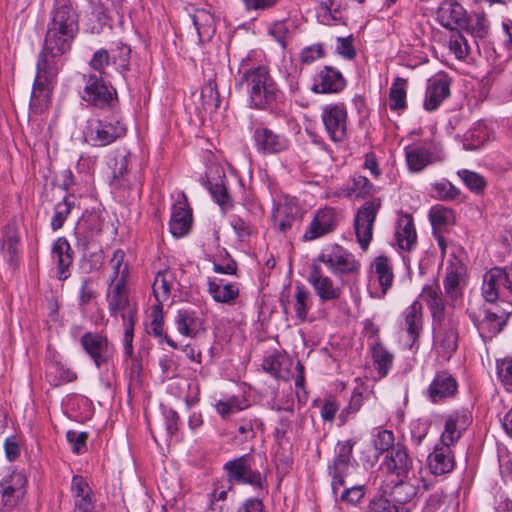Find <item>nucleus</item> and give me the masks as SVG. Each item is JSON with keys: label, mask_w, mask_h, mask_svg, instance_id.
I'll use <instances>...</instances> for the list:
<instances>
[{"label": "nucleus", "mask_w": 512, "mask_h": 512, "mask_svg": "<svg viewBox=\"0 0 512 512\" xmlns=\"http://www.w3.org/2000/svg\"><path fill=\"white\" fill-rule=\"evenodd\" d=\"M79 32V13L74 0H54L44 41L53 55L68 52Z\"/></svg>", "instance_id": "nucleus-1"}, {"label": "nucleus", "mask_w": 512, "mask_h": 512, "mask_svg": "<svg viewBox=\"0 0 512 512\" xmlns=\"http://www.w3.org/2000/svg\"><path fill=\"white\" fill-rule=\"evenodd\" d=\"M240 87L248 94L250 108L272 111L281 99L282 93L265 66H258L244 72Z\"/></svg>", "instance_id": "nucleus-2"}, {"label": "nucleus", "mask_w": 512, "mask_h": 512, "mask_svg": "<svg viewBox=\"0 0 512 512\" xmlns=\"http://www.w3.org/2000/svg\"><path fill=\"white\" fill-rule=\"evenodd\" d=\"M354 443L350 440L339 442L336 447L335 456L328 465V475L331 477V488L334 495L338 491L357 480L359 465L353 459Z\"/></svg>", "instance_id": "nucleus-3"}, {"label": "nucleus", "mask_w": 512, "mask_h": 512, "mask_svg": "<svg viewBox=\"0 0 512 512\" xmlns=\"http://www.w3.org/2000/svg\"><path fill=\"white\" fill-rule=\"evenodd\" d=\"M314 261L319 265L325 264L338 277L357 275L360 270V263L354 255L339 245L322 251Z\"/></svg>", "instance_id": "nucleus-4"}, {"label": "nucleus", "mask_w": 512, "mask_h": 512, "mask_svg": "<svg viewBox=\"0 0 512 512\" xmlns=\"http://www.w3.org/2000/svg\"><path fill=\"white\" fill-rule=\"evenodd\" d=\"M86 85L82 98L85 102L100 109L114 108L117 103L116 90L107 85L96 73L84 75Z\"/></svg>", "instance_id": "nucleus-5"}, {"label": "nucleus", "mask_w": 512, "mask_h": 512, "mask_svg": "<svg viewBox=\"0 0 512 512\" xmlns=\"http://www.w3.org/2000/svg\"><path fill=\"white\" fill-rule=\"evenodd\" d=\"M382 206L380 198L366 201L358 210L354 219V229L357 241L366 250L373 237V225Z\"/></svg>", "instance_id": "nucleus-6"}, {"label": "nucleus", "mask_w": 512, "mask_h": 512, "mask_svg": "<svg viewBox=\"0 0 512 512\" xmlns=\"http://www.w3.org/2000/svg\"><path fill=\"white\" fill-rule=\"evenodd\" d=\"M457 326L454 318L433 324V347L443 361H448L458 347Z\"/></svg>", "instance_id": "nucleus-7"}, {"label": "nucleus", "mask_w": 512, "mask_h": 512, "mask_svg": "<svg viewBox=\"0 0 512 512\" xmlns=\"http://www.w3.org/2000/svg\"><path fill=\"white\" fill-rule=\"evenodd\" d=\"M307 281L323 303L338 301L343 295V282L335 281L326 275L316 261H313L310 267Z\"/></svg>", "instance_id": "nucleus-8"}, {"label": "nucleus", "mask_w": 512, "mask_h": 512, "mask_svg": "<svg viewBox=\"0 0 512 512\" xmlns=\"http://www.w3.org/2000/svg\"><path fill=\"white\" fill-rule=\"evenodd\" d=\"M230 482L250 484L262 489V476L253 469V457L249 454L231 460L224 465Z\"/></svg>", "instance_id": "nucleus-9"}, {"label": "nucleus", "mask_w": 512, "mask_h": 512, "mask_svg": "<svg viewBox=\"0 0 512 512\" xmlns=\"http://www.w3.org/2000/svg\"><path fill=\"white\" fill-rule=\"evenodd\" d=\"M80 344L98 368L106 364L114 353L113 345L100 333H84L80 338Z\"/></svg>", "instance_id": "nucleus-10"}, {"label": "nucleus", "mask_w": 512, "mask_h": 512, "mask_svg": "<svg viewBox=\"0 0 512 512\" xmlns=\"http://www.w3.org/2000/svg\"><path fill=\"white\" fill-rule=\"evenodd\" d=\"M26 477L20 472H13L0 482V506L12 509L26 494Z\"/></svg>", "instance_id": "nucleus-11"}, {"label": "nucleus", "mask_w": 512, "mask_h": 512, "mask_svg": "<svg viewBox=\"0 0 512 512\" xmlns=\"http://www.w3.org/2000/svg\"><path fill=\"white\" fill-rule=\"evenodd\" d=\"M322 119L330 138L336 142L342 141L346 136V107L343 104L328 105L323 109Z\"/></svg>", "instance_id": "nucleus-12"}, {"label": "nucleus", "mask_w": 512, "mask_h": 512, "mask_svg": "<svg viewBox=\"0 0 512 512\" xmlns=\"http://www.w3.org/2000/svg\"><path fill=\"white\" fill-rule=\"evenodd\" d=\"M388 473L395 475L398 479H404L418 473L413 466V460L405 447L397 445L386 455L383 462Z\"/></svg>", "instance_id": "nucleus-13"}, {"label": "nucleus", "mask_w": 512, "mask_h": 512, "mask_svg": "<svg viewBox=\"0 0 512 512\" xmlns=\"http://www.w3.org/2000/svg\"><path fill=\"white\" fill-rule=\"evenodd\" d=\"M427 489V483L424 477L421 475V469L418 473H413L412 476L399 479V482L394 486L391 497L395 502L401 505L411 506L410 502L415 496L421 491Z\"/></svg>", "instance_id": "nucleus-14"}, {"label": "nucleus", "mask_w": 512, "mask_h": 512, "mask_svg": "<svg viewBox=\"0 0 512 512\" xmlns=\"http://www.w3.org/2000/svg\"><path fill=\"white\" fill-rule=\"evenodd\" d=\"M90 136L97 145H108L126 133V126L117 117L98 120L95 127L91 128Z\"/></svg>", "instance_id": "nucleus-15"}, {"label": "nucleus", "mask_w": 512, "mask_h": 512, "mask_svg": "<svg viewBox=\"0 0 512 512\" xmlns=\"http://www.w3.org/2000/svg\"><path fill=\"white\" fill-rule=\"evenodd\" d=\"M346 86L342 73L333 67H323L315 76L312 91L321 94L339 93Z\"/></svg>", "instance_id": "nucleus-16"}, {"label": "nucleus", "mask_w": 512, "mask_h": 512, "mask_svg": "<svg viewBox=\"0 0 512 512\" xmlns=\"http://www.w3.org/2000/svg\"><path fill=\"white\" fill-rule=\"evenodd\" d=\"M469 316L483 340L491 339L498 334L504 325L502 316L489 310H469Z\"/></svg>", "instance_id": "nucleus-17"}, {"label": "nucleus", "mask_w": 512, "mask_h": 512, "mask_svg": "<svg viewBox=\"0 0 512 512\" xmlns=\"http://www.w3.org/2000/svg\"><path fill=\"white\" fill-rule=\"evenodd\" d=\"M420 297L427 304L431 312L433 324L454 318L447 313L441 289L437 284L424 286Z\"/></svg>", "instance_id": "nucleus-18"}, {"label": "nucleus", "mask_w": 512, "mask_h": 512, "mask_svg": "<svg viewBox=\"0 0 512 512\" xmlns=\"http://www.w3.org/2000/svg\"><path fill=\"white\" fill-rule=\"evenodd\" d=\"M71 493L74 500V512H93L95 501L88 482L79 475L72 478Z\"/></svg>", "instance_id": "nucleus-19"}, {"label": "nucleus", "mask_w": 512, "mask_h": 512, "mask_svg": "<svg viewBox=\"0 0 512 512\" xmlns=\"http://www.w3.org/2000/svg\"><path fill=\"white\" fill-rule=\"evenodd\" d=\"M111 288L107 294L109 311L112 316H115L118 312H123L122 316L125 315L126 319H129L130 311H133V319H135L136 308L131 306L129 303L127 291L123 280L117 282V284L111 285Z\"/></svg>", "instance_id": "nucleus-20"}, {"label": "nucleus", "mask_w": 512, "mask_h": 512, "mask_svg": "<svg viewBox=\"0 0 512 512\" xmlns=\"http://www.w3.org/2000/svg\"><path fill=\"white\" fill-rule=\"evenodd\" d=\"M335 222L336 218L333 209L319 210L305 232L304 239L311 241L330 233L334 230Z\"/></svg>", "instance_id": "nucleus-21"}, {"label": "nucleus", "mask_w": 512, "mask_h": 512, "mask_svg": "<svg viewBox=\"0 0 512 512\" xmlns=\"http://www.w3.org/2000/svg\"><path fill=\"white\" fill-rule=\"evenodd\" d=\"M506 270L502 268H492L484 274L482 294L486 301L494 302L498 299L501 288L507 289Z\"/></svg>", "instance_id": "nucleus-22"}, {"label": "nucleus", "mask_w": 512, "mask_h": 512, "mask_svg": "<svg viewBox=\"0 0 512 512\" xmlns=\"http://www.w3.org/2000/svg\"><path fill=\"white\" fill-rule=\"evenodd\" d=\"M428 466L434 475H443L452 471L454 456L450 446L444 443L436 445L434 451L428 456Z\"/></svg>", "instance_id": "nucleus-23"}, {"label": "nucleus", "mask_w": 512, "mask_h": 512, "mask_svg": "<svg viewBox=\"0 0 512 512\" xmlns=\"http://www.w3.org/2000/svg\"><path fill=\"white\" fill-rule=\"evenodd\" d=\"M257 147L264 153H278L288 148V140L268 128H258L254 133Z\"/></svg>", "instance_id": "nucleus-24"}, {"label": "nucleus", "mask_w": 512, "mask_h": 512, "mask_svg": "<svg viewBox=\"0 0 512 512\" xmlns=\"http://www.w3.org/2000/svg\"><path fill=\"white\" fill-rule=\"evenodd\" d=\"M456 390V380L451 374L445 371L439 372L435 375L428 389L430 399L435 403L453 396Z\"/></svg>", "instance_id": "nucleus-25"}, {"label": "nucleus", "mask_w": 512, "mask_h": 512, "mask_svg": "<svg viewBox=\"0 0 512 512\" xmlns=\"http://www.w3.org/2000/svg\"><path fill=\"white\" fill-rule=\"evenodd\" d=\"M299 209L292 201L285 199L283 202L277 204L273 211V223L275 228L285 233L292 228L297 220Z\"/></svg>", "instance_id": "nucleus-26"}, {"label": "nucleus", "mask_w": 512, "mask_h": 512, "mask_svg": "<svg viewBox=\"0 0 512 512\" xmlns=\"http://www.w3.org/2000/svg\"><path fill=\"white\" fill-rule=\"evenodd\" d=\"M59 56L60 55H53L50 51H46V42L44 41V47L39 54L37 62L35 80H37L38 85H42V82L53 84L59 71L57 62L54 59Z\"/></svg>", "instance_id": "nucleus-27"}, {"label": "nucleus", "mask_w": 512, "mask_h": 512, "mask_svg": "<svg viewBox=\"0 0 512 512\" xmlns=\"http://www.w3.org/2000/svg\"><path fill=\"white\" fill-rule=\"evenodd\" d=\"M439 23L450 30L462 28L466 24L465 11L458 3H445L437 11Z\"/></svg>", "instance_id": "nucleus-28"}, {"label": "nucleus", "mask_w": 512, "mask_h": 512, "mask_svg": "<svg viewBox=\"0 0 512 512\" xmlns=\"http://www.w3.org/2000/svg\"><path fill=\"white\" fill-rule=\"evenodd\" d=\"M450 95V82L445 77L431 81L426 90L424 108L433 111Z\"/></svg>", "instance_id": "nucleus-29"}, {"label": "nucleus", "mask_w": 512, "mask_h": 512, "mask_svg": "<svg viewBox=\"0 0 512 512\" xmlns=\"http://www.w3.org/2000/svg\"><path fill=\"white\" fill-rule=\"evenodd\" d=\"M469 421V415L464 412H456L450 415L446 420L445 428L441 436L442 443L450 446L458 441L462 431L468 426Z\"/></svg>", "instance_id": "nucleus-30"}, {"label": "nucleus", "mask_w": 512, "mask_h": 512, "mask_svg": "<svg viewBox=\"0 0 512 512\" xmlns=\"http://www.w3.org/2000/svg\"><path fill=\"white\" fill-rule=\"evenodd\" d=\"M395 238L401 249L410 251L413 248L417 240V234L411 215H400L395 230Z\"/></svg>", "instance_id": "nucleus-31"}, {"label": "nucleus", "mask_w": 512, "mask_h": 512, "mask_svg": "<svg viewBox=\"0 0 512 512\" xmlns=\"http://www.w3.org/2000/svg\"><path fill=\"white\" fill-rule=\"evenodd\" d=\"M208 291L212 298L219 303L231 304L239 295V288L235 283H224L222 279H211L208 282Z\"/></svg>", "instance_id": "nucleus-32"}, {"label": "nucleus", "mask_w": 512, "mask_h": 512, "mask_svg": "<svg viewBox=\"0 0 512 512\" xmlns=\"http://www.w3.org/2000/svg\"><path fill=\"white\" fill-rule=\"evenodd\" d=\"M176 325L179 333L187 337H195L203 329L201 319L194 311L188 309L178 311Z\"/></svg>", "instance_id": "nucleus-33"}, {"label": "nucleus", "mask_w": 512, "mask_h": 512, "mask_svg": "<svg viewBox=\"0 0 512 512\" xmlns=\"http://www.w3.org/2000/svg\"><path fill=\"white\" fill-rule=\"evenodd\" d=\"M52 253L57 258L59 279H66L67 270L73 261L70 244L65 238H58L53 245Z\"/></svg>", "instance_id": "nucleus-34"}, {"label": "nucleus", "mask_w": 512, "mask_h": 512, "mask_svg": "<svg viewBox=\"0 0 512 512\" xmlns=\"http://www.w3.org/2000/svg\"><path fill=\"white\" fill-rule=\"evenodd\" d=\"M191 211L183 206H174L170 220V231L175 237H183L191 227Z\"/></svg>", "instance_id": "nucleus-35"}, {"label": "nucleus", "mask_w": 512, "mask_h": 512, "mask_svg": "<svg viewBox=\"0 0 512 512\" xmlns=\"http://www.w3.org/2000/svg\"><path fill=\"white\" fill-rule=\"evenodd\" d=\"M200 42L209 41L215 33L214 17L205 10H196L192 15Z\"/></svg>", "instance_id": "nucleus-36"}, {"label": "nucleus", "mask_w": 512, "mask_h": 512, "mask_svg": "<svg viewBox=\"0 0 512 512\" xmlns=\"http://www.w3.org/2000/svg\"><path fill=\"white\" fill-rule=\"evenodd\" d=\"M174 280V275L169 270L159 271L156 274L153 283V293L157 301L156 305L162 306L163 302L169 299Z\"/></svg>", "instance_id": "nucleus-37"}, {"label": "nucleus", "mask_w": 512, "mask_h": 512, "mask_svg": "<svg viewBox=\"0 0 512 512\" xmlns=\"http://www.w3.org/2000/svg\"><path fill=\"white\" fill-rule=\"evenodd\" d=\"M464 275V268L459 261L452 263L447 268L446 277L444 279V288L446 294L456 299L461 295L460 283Z\"/></svg>", "instance_id": "nucleus-38"}, {"label": "nucleus", "mask_w": 512, "mask_h": 512, "mask_svg": "<svg viewBox=\"0 0 512 512\" xmlns=\"http://www.w3.org/2000/svg\"><path fill=\"white\" fill-rule=\"evenodd\" d=\"M492 137V131L484 122L476 123L465 134L464 147L466 149H478L482 144L489 141Z\"/></svg>", "instance_id": "nucleus-39"}, {"label": "nucleus", "mask_w": 512, "mask_h": 512, "mask_svg": "<svg viewBox=\"0 0 512 512\" xmlns=\"http://www.w3.org/2000/svg\"><path fill=\"white\" fill-rule=\"evenodd\" d=\"M407 80L397 77L389 91V107L393 111H403L407 108Z\"/></svg>", "instance_id": "nucleus-40"}, {"label": "nucleus", "mask_w": 512, "mask_h": 512, "mask_svg": "<svg viewBox=\"0 0 512 512\" xmlns=\"http://www.w3.org/2000/svg\"><path fill=\"white\" fill-rule=\"evenodd\" d=\"M440 148L432 141L414 144L406 151V160H435L439 157Z\"/></svg>", "instance_id": "nucleus-41"}, {"label": "nucleus", "mask_w": 512, "mask_h": 512, "mask_svg": "<svg viewBox=\"0 0 512 512\" xmlns=\"http://www.w3.org/2000/svg\"><path fill=\"white\" fill-rule=\"evenodd\" d=\"M422 310V304L416 300L405 311V327L413 341L422 329Z\"/></svg>", "instance_id": "nucleus-42"}, {"label": "nucleus", "mask_w": 512, "mask_h": 512, "mask_svg": "<svg viewBox=\"0 0 512 512\" xmlns=\"http://www.w3.org/2000/svg\"><path fill=\"white\" fill-rule=\"evenodd\" d=\"M373 267L382 291L386 293L392 286L394 278L391 261L386 256L381 255L375 258Z\"/></svg>", "instance_id": "nucleus-43"}, {"label": "nucleus", "mask_w": 512, "mask_h": 512, "mask_svg": "<svg viewBox=\"0 0 512 512\" xmlns=\"http://www.w3.org/2000/svg\"><path fill=\"white\" fill-rule=\"evenodd\" d=\"M312 306L310 292L302 285L295 287L293 309L298 320H307L308 311Z\"/></svg>", "instance_id": "nucleus-44"}, {"label": "nucleus", "mask_w": 512, "mask_h": 512, "mask_svg": "<svg viewBox=\"0 0 512 512\" xmlns=\"http://www.w3.org/2000/svg\"><path fill=\"white\" fill-rule=\"evenodd\" d=\"M373 186L369 180L364 176H357L353 178L352 185L340 188L337 192V196L350 197H365L372 192Z\"/></svg>", "instance_id": "nucleus-45"}, {"label": "nucleus", "mask_w": 512, "mask_h": 512, "mask_svg": "<svg viewBox=\"0 0 512 512\" xmlns=\"http://www.w3.org/2000/svg\"><path fill=\"white\" fill-rule=\"evenodd\" d=\"M51 90L52 84L42 82V85H38L37 80H34L30 107L35 113H40L47 107Z\"/></svg>", "instance_id": "nucleus-46"}, {"label": "nucleus", "mask_w": 512, "mask_h": 512, "mask_svg": "<svg viewBox=\"0 0 512 512\" xmlns=\"http://www.w3.org/2000/svg\"><path fill=\"white\" fill-rule=\"evenodd\" d=\"M372 357L375 368L380 377H385L393 363V355L381 344L372 347Z\"/></svg>", "instance_id": "nucleus-47"}, {"label": "nucleus", "mask_w": 512, "mask_h": 512, "mask_svg": "<svg viewBox=\"0 0 512 512\" xmlns=\"http://www.w3.org/2000/svg\"><path fill=\"white\" fill-rule=\"evenodd\" d=\"M369 509L371 512H411V506L401 505L391 496L375 497L370 501Z\"/></svg>", "instance_id": "nucleus-48"}, {"label": "nucleus", "mask_w": 512, "mask_h": 512, "mask_svg": "<svg viewBox=\"0 0 512 512\" xmlns=\"http://www.w3.org/2000/svg\"><path fill=\"white\" fill-rule=\"evenodd\" d=\"M125 253L121 249L114 251L113 256L110 260V266L113 270V274L110 278L111 285L117 284L120 280H123V284L126 282L128 276V266L124 263Z\"/></svg>", "instance_id": "nucleus-49"}, {"label": "nucleus", "mask_w": 512, "mask_h": 512, "mask_svg": "<svg viewBox=\"0 0 512 512\" xmlns=\"http://www.w3.org/2000/svg\"><path fill=\"white\" fill-rule=\"evenodd\" d=\"M202 107L204 110L213 112L216 111L220 105L219 94L217 91L216 83L209 80L201 90Z\"/></svg>", "instance_id": "nucleus-50"}, {"label": "nucleus", "mask_w": 512, "mask_h": 512, "mask_svg": "<svg viewBox=\"0 0 512 512\" xmlns=\"http://www.w3.org/2000/svg\"><path fill=\"white\" fill-rule=\"evenodd\" d=\"M429 218L434 229H443L454 223V213L450 209L435 207L431 209Z\"/></svg>", "instance_id": "nucleus-51"}, {"label": "nucleus", "mask_w": 512, "mask_h": 512, "mask_svg": "<svg viewBox=\"0 0 512 512\" xmlns=\"http://www.w3.org/2000/svg\"><path fill=\"white\" fill-rule=\"evenodd\" d=\"M458 176L464 182L466 187L472 192L480 194L486 187V181L479 173L470 170H459Z\"/></svg>", "instance_id": "nucleus-52"}, {"label": "nucleus", "mask_w": 512, "mask_h": 512, "mask_svg": "<svg viewBox=\"0 0 512 512\" xmlns=\"http://www.w3.org/2000/svg\"><path fill=\"white\" fill-rule=\"evenodd\" d=\"M434 197L439 200L451 201L460 195V190L447 180H441L433 184Z\"/></svg>", "instance_id": "nucleus-53"}, {"label": "nucleus", "mask_w": 512, "mask_h": 512, "mask_svg": "<svg viewBox=\"0 0 512 512\" xmlns=\"http://www.w3.org/2000/svg\"><path fill=\"white\" fill-rule=\"evenodd\" d=\"M72 205L73 202H71L68 197H65L62 202L55 205L54 215L51 220L53 230H58L63 226L67 216L71 212Z\"/></svg>", "instance_id": "nucleus-54"}, {"label": "nucleus", "mask_w": 512, "mask_h": 512, "mask_svg": "<svg viewBox=\"0 0 512 512\" xmlns=\"http://www.w3.org/2000/svg\"><path fill=\"white\" fill-rule=\"evenodd\" d=\"M449 50L457 59H465L469 53V45L466 38L458 32L451 35L449 40Z\"/></svg>", "instance_id": "nucleus-55"}, {"label": "nucleus", "mask_w": 512, "mask_h": 512, "mask_svg": "<svg viewBox=\"0 0 512 512\" xmlns=\"http://www.w3.org/2000/svg\"><path fill=\"white\" fill-rule=\"evenodd\" d=\"M19 250V237L14 231H8L4 237L2 251L10 262H14Z\"/></svg>", "instance_id": "nucleus-56"}, {"label": "nucleus", "mask_w": 512, "mask_h": 512, "mask_svg": "<svg viewBox=\"0 0 512 512\" xmlns=\"http://www.w3.org/2000/svg\"><path fill=\"white\" fill-rule=\"evenodd\" d=\"M95 287L92 278L86 277L82 280L79 289V307L84 310L85 307L95 298Z\"/></svg>", "instance_id": "nucleus-57"}, {"label": "nucleus", "mask_w": 512, "mask_h": 512, "mask_svg": "<svg viewBox=\"0 0 512 512\" xmlns=\"http://www.w3.org/2000/svg\"><path fill=\"white\" fill-rule=\"evenodd\" d=\"M351 487L341 492L340 500L349 504H357L365 495L364 485L358 483V479L350 484Z\"/></svg>", "instance_id": "nucleus-58"}, {"label": "nucleus", "mask_w": 512, "mask_h": 512, "mask_svg": "<svg viewBox=\"0 0 512 512\" xmlns=\"http://www.w3.org/2000/svg\"><path fill=\"white\" fill-rule=\"evenodd\" d=\"M394 435L391 431L381 430L378 431L377 435L373 439V446L379 453L388 452L394 448Z\"/></svg>", "instance_id": "nucleus-59"}, {"label": "nucleus", "mask_w": 512, "mask_h": 512, "mask_svg": "<svg viewBox=\"0 0 512 512\" xmlns=\"http://www.w3.org/2000/svg\"><path fill=\"white\" fill-rule=\"evenodd\" d=\"M209 190L213 199L217 202L223 211L229 210L232 207V202L224 185H211Z\"/></svg>", "instance_id": "nucleus-60"}, {"label": "nucleus", "mask_w": 512, "mask_h": 512, "mask_svg": "<svg viewBox=\"0 0 512 512\" xmlns=\"http://www.w3.org/2000/svg\"><path fill=\"white\" fill-rule=\"evenodd\" d=\"M497 374L506 390H512V359L497 362Z\"/></svg>", "instance_id": "nucleus-61"}, {"label": "nucleus", "mask_w": 512, "mask_h": 512, "mask_svg": "<svg viewBox=\"0 0 512 512\" xmlns=\"http://www.w3.org/2000/svg\"><path fill=\"white\" fill-rule=\"evenodd\" d=\"M287 362V358L280 354L270 355L263 360V369L273 376L281 375V368Z\"/></svg>", "instance_id": "nucleus-62"}, {"label": "nucleus", "mask_w": 512, "mask_h": 512, "mask_svg": "<svg viewBox=\"0 0 512 512\" xmlns=\"http://www.w3.org/2000/svg\"><path fill=\"white\" fill-rule=\"evenodd\" d=\"M325 55L321 44L307 46L300 52L299 59L303 64H311L317 59L323 58Z\"/></svg>", "instance_id": "nucleus-63"}, {"label": "nucleus", "mask_w": 512, "mask_h": 512, "mask_svg": "<svg viewBox=\"0 0 512 512\" xmlns=\"http://www.w3.org/2000/svg\"><path fill=\"white\" fill-rule=\"evenodd\" d=\"M66 439L72 445V451L80 454L86 448L88 433L69 430L66 433Z\"/></svg>", "instance_id": "nucleus-64"}]
</instances>
